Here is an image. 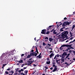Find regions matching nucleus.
<instances>
[{
  "mask_svg": "<svg viewBox=\"0 0 75 75\" xmlns=\"http://www.w3.org/2000/svg\"><path fill=\"white\" fill-rule=\"evenodd\" d=\"M69 33L68 31H64L61 34V36L63 38H64L67 37V35Z\"/></svg>",
  "mask_w": 75,
  "mask_h": 75,
  "instance_id": "1",
  "label": "nucleus"
},
{
  "mask_svg": "<svg viewBox=\"0 0 75 75\" xmlns=\"http://www.w3.org/2000/svg\"><path fill=\"white\" fill-rule=\"evenodd\" d=\"M71 23V22H68V21L65 22L63 23L62 27H65V26H67V25H69Z\"/></svg>",
  "mask_w": 75,
  "mask_h": 75,
  "instance_id": "2",
  "label": "nucleus"
},
{
  "mask_svg": "<svg viewBox=\"0 0 75 75\" xmlns=\"http://www.w3.org/2000/svg\"><path fill=\"white\" fill-rule=\"evenodd\" d=\"M67 54L66 53V52H64V53L62 55V58H64L65 56H67Z\"/></svg>",
  "mask_w": 75,
  "mask_h": 75,
  "instance_id": "3",
  "label": "nucleus"
},
{
  "mask_svg": "<svg viewBox=\"0 0 75 75\" xmlns=\"http://www.w3.org/2000/svg\"><path fill=\"white\" fill-rule=\"evenodd\" d=\"M42 31L41 32V33L42 34H45L46 33V29H43L42 30Z\"/></svg>",
  "mask_w": 75,
  "mask_h": 75,
  "instance_id": "4",
  "label": "nucleus"
},
{
  "mask_svg": "<svg viewBox=\"0 0 75 75\" xmlns=\"http://www.w3.org/2000/svg\"><path fill=\"white\" fill-rule=\"evenodd\" d=\"M66 67H68V65H69V64H68L67 62H66L65 63L63 64Z\"/></svg>",
  "mask_w": 75,
  "mask_h": 75,
  "instance_id": "5",
  "label": "nucleus"
},
{
  "mask_svg": "<svg viewBox=\"0 0 75 75\" xmlns=\"http://www.w3.org/2000/svg\"><path fill=\"white\" fill-rule=\"evenodd\" d=\"M66 47V45H63L62 46H61V47H60L59 48L60 50H62V49H63L62 47Z\"/></svg>",
  "mask_w": 75,
  "mask_h": 75,
  "instance_id": "6",
  "label": "nucleus"
},
{
  "mask_svg": "<svg viewBox=\"0 0 75 75\" xmlns=\"http://www.w3.org/2000/svg\"><path fill=\"white\" fill-rule=\"evenodd\" d=\"M51 45L50 44H47V48H49V49H50L52 50V49L51 48Z\"/></svg>",
  "mask_w": 75,
  "mask_h": 75,
  "instance_id": "7",
  "label": "nucleus"
},
{
  "mask_svg": "<svg viewBox=\"0 0 75 75\" xmlns=\"http://www.w3.org/2000/svg\"><path fill=\"white\" fill-rule=\"evenodd\" d=\"M41 53H40V54L38 56H37L36 57V58H42V57H41Z\"/></svg>",
  "mask_w": 75,
  "mask_h": 75,
  "instance_id": "8",
  "label": "nucleus"
},
{
  "mask_svg": "<svg viewBox=\"0 0 75 75\" xmlns=\"http://www.w3.org/2000/svg\"><path fill=\"white\" fill-rule=\"evenodd\" d=\"M54 25H50L49 26V27L48 28H47V31L49 30V29H50L51 27H54Z\"/></svg>",
  "mask_w": 75,
  "mask_h": 75,
  "instance_id": "9",
  "label": "nucleus"
},
{
  "mask_svg": "<svg viewBox=\"0 0 75 75\" xmlns=\"http://www.w3.org/2000/svg\"><path fill=\"white\" fill-rule=\"evenodd\" d=\"M35 52H33L32 53H31L30 54V56H33V57H34L35 54Z\"/></svg>",
  "mask_w": 75,
  "mask_h": 75,
  "instance_id": "10",
  "label": "nucleus"
},
{
  "mask_svg": "<svg viewBox=\"0 0 75 75\" xmlns=\"http://www.w3.org/2000/svg\"><path fill=\"white\" fill-rule=\"evenodd\" d=\"M73 45L72 44L71 45H66V47H70Z\"/></svg>",
  "mask_w": 75,
  "mask_h": 75,
  "instance_id": "11",
  "label": "nucleus"
},
{
  "mask_svg": "<svg viewBox=\"0 0 75 75\" xmlns=\"http://www.w3.org/2000/svg\"><path fill=\"white\" fill-rule=\"evenodd\" d=\"M63 27V28H60V31L61 32V31H64V30H63V29H64V28H65V26H62Z\"/></svg>",
  "mask_w": 75,
  "mask_h": 75,
  "instance_id": "12",
  "label": "nucleus"
},
{
  "mask_svg": "<svg viewBox=\"0 0 75 75\" xmlns=\"http://www.w3.org/2000/svg\"><path fill=\"white\" fill-rule=\"evenodd\" d=\"M54 54H53V53H52L50 55V58H51L52 57H54Z\"/></svg>",
  "mask_w": 75,
  "mask_h": 75,
  "instance_id": "13",
  "label": "nucleus"
},
{
  "mask_svg": "<svg viewBox=\"0 0 75 75\" xmlns=\"http://www.w3.org/2000/svg\"><path fill=\"white\" fill-rule=\"evenodd\" d=\"M73 38H73V37H71V38H70L69 40H67L66 42H68V41H70V40H72L73 39Z\"/></svg>",
  "mask_w": 75,
  "mask_h": 75,
  "instance_id": "14",
  "label": "nucleus"
},
{
  "mask_svg": "<svg viewBox=\"0 0 75 75\" xmlns=\"http://www.w3.org/2000/svg\"><path fill=\"white\" fill-rule=\"evenodd\" d=\"M49 41H50V42H51V41H52L53 40H54V39H52V38H49Z\"/></svg>",
  "mask_w": 75,
  "mask_h": 75,
  "instance_id": "15",
  "label": "nucleus"
},
{
  "mask_svg": "<svg viewBox=\"0 0 75 75\" xmlns=\"http://www.w3.org/2000/svg\"><path fill=\"white\" fill-rule=\"evenodd\" d=\"M17 62H19V63H23V60H21L20 61H18V60L17 61Z\"/></svg>",
  "mask_w": 75,
  "mask_h": 75,
  "instance_id": "16",
  "label": "nucleus"
},
{
  "mask_svg": "<svg viewBox=\"0 0 75 75\" xmlns=\"http://www.w3.org/2000/svg\"><path fill=\"white\" fill-rule=\"evenodd\" d=\"M69 55H70V53H69L68 54H67V55H66L67 56L66 57V59H66L67 58L69 57Z\"/></svg>",
  "mask_w": 75,
  "mask_h": 75,
  "instance_id": "17",
  "label": "nucleus"
},
{
  "mask_svg": "<svg viewBox=\"0 0 75 75\" xmlns=\"http://www.w3.org/2000/svg\"><path fill=\"white\" fill-rule=\"evenodd\" d=\"M58 58H56L55 59V61H56V62L57 64H59V62H58Z\"/></svg>",
  "mask_w": 75,
  "mask_h": 75,
  "instance_id": "18",
  "label": "nucleus"
},
{
  "mask_svg": "<svg viewBox=\"0 0 75 75\" xmlns=\"http://www.w3.org/2000/svg\"><path fill=\"white\" fill-rule=\"evenodd\" d=\"M56 31V30H54L53 31V33L54 34H57V32H55Z\"/></svg>",
  "mask_w": 75,
  "mask_h": 75,
  "instance_id": "19",
  "label": "nucleus"
},
{
  "mask_svg": "<svg viewBox=\"0 0 75 75\" xmlns=\"http://www.w3.org/2000/svg\"><path fill=\"white\" fill-rule=\"evenodd\" d=\"M50 63H51V62H50V61H47L46 62V64L47 65H49V64H50Z\"/></svg>",
  "mask_w": 75,
  "mask_h": 75,
  "instance_id": "20",
  "label": "nucleus"
},
{
  "mask_svg": "<svg viewBox=\"0 0 75 75\" xmlns=\"http://www.w3.org/2000/svg\"><path fill=\"white\" fill-rule=\"evenodd\" d=\"M27 62L29 64H30V65H31V64H32V63H31V61H28Z\"/></svg>",
  "mask_w": 75,
  "mask_h": 75,
  "instance_id": "21",
  "label": "nucleus"
},
{
  "mask_svg": "<svg viewBox=\"0 0 75 75\" xmlns=\"http://www.w3.org/2000/svg\"><path fill=\"white\" fill-rule=\"evenodd\" d=\"M31 57V56L30 54H28V56L27 57V58H30Z\"/></svg>",
  "mask_w": 75,
  "mask_h": 75,
  "instance_id": "22",
  "label": "nucleus"
},
{
  "mask_svg": "<svg viewBox=\"0 0 75 75\" xmlns=\"http://www.w3.org/2000/svg\"><path fill=\"white\" fill-rule=\"evenodd\" d=\"M57 68H55L54 70H53V71H52V72H55L56 71H57Z\"/></svg>",
  "mask_w": 75,
  "mask_h": 75,
  "instance_id": "23",
  "label": "nucleus"
},
{
  "mask_svg": "<svg viewBox=\"0 0 75 75\" xmlns=\"http://www.w3.org/2000/svg\"><path fill=\"white\" fill-rule=\"evenodd\" d=\"M65 38H64V40H67V39H68V40L69 39V38H68V36L66 37Z\"/></svg>",
  "mask_w": 75,
  "mask_h": 75,
  "instance_id": "24",
  "label": "nucleus"
},
{
  "mask_svg": "<svg viewBox=\"0 0 75 75\" xmlns=\"http://www.w3.org/2000/svg\"><path fill=\"white\" fill-rule=\"evenodd\" d=\"M50 32L48 31H47L46 32V33H45V35H46V34H47V35H48V34H50Z\"/></svg>",
  "mask_w": 75,
  "mask_h": 75,
  "instance_id": "25",
  "label": "nucleus"
},
{
  "mask_svg": "<svg viewBox=\"0 0 75 75\" xmlns=\"http://www.w3.org/2000/svg\"><path fill=\"white\" fill-rule=\"evenodd\" d=\"M6 61H7V62H8L10 61V59H9L8 58H7L6 59Z\"/></svg>",
  "mask_w": 75,
  "mask_h": 75,
  "instance_id": "26",
  "label": "nucleus"
},
{
  "mask_svg": "<svg viewBox=\"0 0 75 75\" xmlns=\"http://www.w3.org/2000/svg\"><path fill=\"white\" fill-rule=\"evenodd\" d=\"M13 52H14V51L13 50H12L10 52V53H11V55H12V54H13Z\"/></svg>",
  "mask_w": 75,
  "mask_h": 75,
  "instance_id": "27",
  "label": "nucleus"
},
{
  "mask_svg": "<svg viewBox=\"0 0 75 75\" xmlns=\"http://www.w3.org/2000/svg\"><path fill=\"white\" fill-rule=\"evenodd\" d=\"M37 55V53H35V54L34 56H35V57H36Z\"/></svg>",
  "mask_w": 75,
  "mask_h": 75,
  "instance_id": "28",
  "label": "nucleus"
},
{
  "mask_svg": "<svg viewBox=\"0 0 75 75\" xmlns=\"http://www.w3.org/2000/svg\"><path fill=\"white\" fill-rule=\"evenodd\" d=\"M24 73L25 74H27L28 73V70H25L24 71Z\"/></svg>",
  "mask_w": 75,
  "mask_h": 75,
  "instance_id": "29",
  "label": "nucleus"
},
{
  "mask_svg": "<svg viewBox=\"0 0 75 75\" xmlns=\"http://www.w3.org/2000/svg\"><path fill=\"white\" fill-rule=\"evenodd\" d=\"M45 40H49V39H48V37H46L45 38Z\"/></svg>",
  "mask_w": 75,
  "mask_h": 75,
  "instance_id": "30",
  "label": "nucleus"
},
{
  "mask_svg": "<svg viewBox=\"0 0 75 75\" xmlns=\"http://www.w3.org/2000/svg\"><path fill=\"white\" fill-rule=\"evenodd\" d=\"M5 73L6 74H9V73H8V72H7V71H6Z\"/></svg>",
  "mask_w": 75,
  "mask_h": 75,
  "instance_id": "31",
  "label": "nucleus"
},
{
  "mask_svg": "<svg viewBox=\"0 0 75 75\" xmlns=\"http://www.w3.org/2000/svg\"><path fill=\"white\" fill-rule=\"evenodd\" d=\"M69 34L70 35H72V34H73V33H72V32H71V31H69Z\"/></svg>",
  "mask_w": 75,
  "mask_h": 75,
  "instance_id": "32",
  "label": "nucleus"
},
{
  "mask_svg": "<svg viewBox=\"0 0 75 75\" xmlns=\"http://www.w3.org/2000/svg\"><path fill=\"white\" fill-rule=\"evenodd\" d=\"M75 25H73L72 27V30H73V29H74V28H75Z\"/></svg>",
  "mask_w": 75,
  "mask_h": 75,
  "instance_id": "33",
  "label": "nucleus"
},
{
  "mask_svg": "<svg viewBox=\"0 0 75 75\" xmlns=\"http://www.w3.org/2000/svg\"><path fill=\"white\" fill-rule=\"evenodd\" d=\"M56 56L57 58H58V57H59V55L58 54H57Z\"/></svg>",
  "mask_w": 75,
  "mask_h": 75,
  "instance_id": "34",
  "label": "nucleus"
},
{
  "mask_svg": "<svg viewBox=\"0 0 75 75\" xmlns=\"http://www.w3.org/2000/svg\"><path fill=\"white\" fill-rule=\"evenodd\" d=\"M11 72L12 73V74L13 75V73H14V71H13V70H11Z\"/></svg>",
  "mask_w": 75,
  "mask_h": 75,
  "instance_id": "35",
  "label": "nucleus"
},
{
  "mask_svg": "<svg viewBox=\"0 0 75 75\" xmlns=\"http://www.w3.org/2000/svg\"><path fill=\"white\" fill-rule=\"evenodd\" d=\"M68 48H67V49L68 50H71V48L70 47H67Z\"/></svg>",
  "mask_w": 75,
  "mask_h": 75,
  "instance_id": "36",
  "label": "nucleus"
},
{
  "mask_svg": "<svg viewBox=\"0 0 75 75\" xmlns=\"http://www.w3.org/2000/svg\"><path fill=\"white\" fill-rule=\"evenodd\" d=\"M46 45V44H45V42H43V44H42V45Z\"/></svg>",
  "mask_w": 75,
  "mask_h": 75,
  "instance_id": "37",
  "label": "nucleus"
},
{
  "mask_svg": "<svg viewBox=\"0 0 75 75\" xmlns=\"http://www.w3.org/2000/svg\"><path fill=\"white\" fill-rule=\"evenodd\" d=\"M6 65H7V64H3V67H5V66H6Z\"/></svg>",
  "mask_w": 75,
  "mask_h": 75,
  "instance_id": "38",
  "label": "nucleus"
},
{
  "mask_svg": "<svg viewBox=\"0 0 75 75\" xmlns=\"http://www.w3.org/2000/svg\"><path fill=\"white\" fill-rule=\"evenodd\" d=\"M47 61H50V58L48 57V58L47 59Z\"/></svg>",
  "mask_w": 75,
  "mask_h": 75,
  "instance_id": "39",
  "label": "nucleus"
},
{
  "mask_svg": "<svg viewBox=\"0 0 75 75\" xmlns=\"http://www.w3.org/2000/svg\"><path fill=\"white\" fill-rule=\"evenodd\" d=\"M54 29H53L52 30H51L50 32H52L53 31H54Z\"/></svg>",
  "mask_w": 75,
  "mask_h": 75,
  "instance_id": "40",
  "label": "nucleus"
},
{
  "mask_svg": "<svg viewBox=\"0 0 75 75\" xmlns=\"http://www.w3.org/2000/svg\"><path fill=\"white\" fill-rule=\"evenodd\" d=\"M71 71L72 72H75V70H74V69H72L71 70Z\"/></svg>",
  "mask_w": 75,
  "mask_h": 75,
  "instance_id": "41",
  "label": "nucleus"
},
{
  "mask_svg": "<svg viewBox=\"0 0 75 75\" xmlns=\"http://www.w3.org/2000/svg\"><path fill=\"white\" fill-rule=\"evenodd\" d=\"M27 67H24L23 68V69H24H24H27Z\"/></svg>",
  "mask_w": 75,
  "mask_h": 75,
  "instance_id": "42",
  "label": "nucleus"
},
{
  "mask_svg": "<svg viewBox=\"0 0 75 75\" xmlns=\"http://www.w3.org/2000/svg\"><path fill=\"white\" fill-rule=\"evenodd\" d=\"M56 58L57 57V56L56 55L55 57H54V59H56Z\"/></svg>",
  "mask_w": 75,
  "mask_h": 75,
  "instance_id": "43",
  "label": "nucleus"
},
{
  "mask_svg": "<svg viewBox=\"0 0 75 75\" xmlns=\"http://www.w3.org/2000/svg\"><path fill=\"white\" fill-rule=\"evenodd\" d=\"M65 51H67V52H68V49H66V50H65Z\"/></svg>",
  "mask_w": 75,
  "mask_h": 75,
  "instance_id": "44",
  "label": "nucleus"
},
{
  "mask_svg": "<svg viewBox=\"0 0 75 75\" xmlns=\"http://www.w3.org/2000/svg\"><path fill=\"white\" fill-rule=\"evenodd\" d=\"M45 69H48V67H46V66H45Z\"/></svg>",
  "mask_w": 75,
  "mask_h": 75,
  "instance_id": "45",
  "label": "nucleus"
},
{
  "mask_svg": "<svg viewBox=\"0 0 75 75\" xmlns=\"http://www.w3.org/2000/svg\"><path fill=\"white\" fill-rule=\"evenodd\" d=\"M32 59H33V58H30V59H29V61H31V60H32Z\"/></svg>",
  "mask_w": 75,
  "mask_h": 75,
  "instance_id": "46",
  "label": "nucleus"
},
{
  "mask_svg": "<svg viewBox=\"0 0 75 75\" xmlns=\"http://www.w3.org/2000/svg\"><path fill=\"white\" fill-rule=\"evenodd\" d=\"M69 53H71V52H72V51H71V50H70L69 51Z\"/></svg>",
  "mask_w": 75,
  "mask_h": 75,
  "instance_id": "47",
  "label": "nucleus"
},
{
  "mask_svg": "<svg viewBox=\"0 0 75 75\" xmlns=\"http://www.w3.org/2000/svg\"><path fill=\"white\" fill-rule=\"evenodd\" d=\"M24 55V54H22V55H21V57H23Z\"/></svg>",
  "mask_w": 75,
  "mask_h": 75,
  "instance_id": "48",
  "label": "nucleus"
},
{
  "mask_svg": "<svg viewBox=\"0 0 75 75\" xmlns=\"http://www.w3.org/2000/svg\"><path fill=\"white\" fill-rule=\"evenodd\" d=\"M24 69H22L21 70V71H24Z\"/></svg>",
  "mask_w": 75,
  "mask_h": 75,
  "instance_id": "49",
  "label": "nucleus"
},
{
  "mask_svg": "<svg viewBox=\"0 0 75 75\" xmlns=\"http://www.w3.org/2000/svg\"><path fill=\"white\" fill-rule=\"evenodd\" d=\"M31 52H34V50H32L31 51Z\"/></svg>",
  "mask_w": 75,
  "mask_h": 75,
  "instance_id": "50",
  "label": "nucleus"
},
{
  "mask_svg": "<svg viewBox=\"0 0 75 75\" xmlns=\"http://www.w3.org/2000/svg\"><path fill=\"white\" fill-rule=\"evenodd\" d=\"M34 48H35V46H33V49H34Z\"/></svg>",
  "mask_w": 75,
  "mask_h": 75,
  "instance_id": "51",
  "label": "nucleus"
},
{
  "mask_svg": "<svg viewBox=\"0 0 75 75\" xmlns=\"http://www.w3.org/2000/svg\"><path fill=\"white\" fill-rule=\"evenodd\" d=\"M21 70H19V71H17V72H21Z\"/></svg>",
  "mask_w": 75,
  "mask_h": 75,
  "instance_id": "52",
  "label": "nucleus"
},
{
  "mask_svg": "<svg viewBox=\"0 0 75 75\" xmlns=\"http://www.w3.org/2000/svg\"><path fill=\"white\" fill-rule=\"evenodd\" d=\"M7 70H8V71H10V68H9V69H7Z\"/></svg>",
  "mask_w": 75,
  "mask_h": 75,
  "instance_id": "53",
  "label": "nucleus"
},
{
  "mask_svg": "<svg viewBox=\"0 0 75 75\" xmlns=\"http://www.w3.org/2000/svg\"><path fill=\"white\" fill-rule=\"evenodd\" d=\"M67 18L66 17H65L64 18V20H67Z\"/></svg>",
  "mask_w": 75,
  "mask_h": 75,
  "instance_id": "54",
  "label": "nucleus"
},
{
  "mask_svg": "<svg viewBox=\"0 0 75 75\" xmlns=\"http://www.w3.org/2000/svg\"><path fill=\"white\" fill-rule=\"evenodd\" d=\"M36 51L38 50V49L37 48V47H36Z\"/></svg>",
  "mask_w": 75,
  "mask_h": 75,
  "instance_id": "55",
  "label": "nucleus"
},
{
  "mask_svg": "<svg viewBox=\"0 0 75 75\" xmlns=\"http://www.w3.org/2000/svg\"><path fill=\"white\" fill-rule=\"evenodd\" d=\"M33 65V66H35V67H36V66H37V65H35V64H34Z\"/></svg>",
  "mask_w": 75,
  "mask_h": 75,
  "instance_id": "56",
  "label": "nucleus"
},
{
  "mask_svg": "<svg viewBox=\"0 0 75 75\" xmlns=\"http://www.w3.org/2000/svg\"><path fill=\"white\" fill-rule=\"evenodd\" d=\"M68 29H69V28H65L66 30H67Z\"/></svg>",
  "mask_w": 75,
  "mask_h": 75,
  "instance_id": "57",
  "label": "nucleus"
},
{
  "mask_svg": "<svg viewBox=\"0 0 75 75\" xmlns=\"http://www.w3.org/2000/svg\"><path fill=\"white\" fill-rule=\"evenodd\" d=\"M50 69H51V70H52V69H53V68L52 67H51V68H50Z\"/></svg>",
  "mask_w": 75,
  "mask_h": 75,
  "instance_id": "58",
  "label": "nucleus"
},
{
  "mask_svg": "<svg viewBox=\"0 0 75 75\" xmlns=\"http://www.w3.org/2000/svg\"><path fill=\"white\" fill-rule=\"evenodd\" d=\"M71 36H70V37H72V36H73V35H70Z\"/></svg>",
  "mask_w": 75,
  "mask_h": 75,
  "instance_id": "59",
  "label": "nucleus"
},
{
  "mask_svg": "<svg viewBox=\"0 0 75 75\" xmlns=\"http://www.w3.org/2000/svg\"><path fill=\"white\" fill-rule=\"evenodd\" d=\"M26 58H25V59H23L24 61H25V60H26Z\"/></svg>",
  "mask_w": 75,
  "mask_h": 75,
  "instance_id": "60",
  "label": "nucleus"
},
{
  "mask_svg": "<svg viewBox=\"0 0 75 75\" xmlns=\"http://www.w3.org/2000/svg\"><path fill=\"white\" fill-rule=\"evenodd\" d=\"M58 61H60V59H58Z\"/></svg>",
  "mask_w": 75,
  "mask_h": 75,
  "instance_id": "61",
  "label": "nucleus"
},
{
  "mask_svg": "<svg viewBox=\"0 0 75 75\" xmlns=\"http://www.w3.org/2000/svg\"><path fill=\"white\" fill-rule=\"evenodd\" d=\"M56 64V63H55V62H53V64L54 65V64Z\"/></svg>",
  "mask_w": 75,
  "mask_h": 75,
  "instance_id": "62",
  "label": "nucleus"
},
{
  "mask_svg": "<svg viewBox=\"0 0 75 75\" xmlns=\"http://www.w3.org/2000/svg\"><path fill=\"white\" fill-rule=\"evenodd\" d=\"M75 39L74 40H73V41H72L73 42H75Z\"/></svg>",
  "mask_w": 75,
  "mask_h": 75,
  "instance_id": "63",
  "label": "nucleus"
},
{
  "mask_svg": "<svg viewBox=\"0 0 75 75\" xmlns=\"http://www.w3.org/2000/svg\"><path fill=\"white\" fill-rule=\"evenodd\" d=\"M73 52L74 54L75 53V51H73Z\"/></svg>",
  "mask_w": 75,
  "mask_h": 75,
  "instance_id": "64",
  "label": "nucleus"
}]
</instances>
